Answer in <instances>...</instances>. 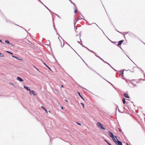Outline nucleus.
<instances>
[{
    "instance_id": "a19ab883",
    "label": "nucleus",
    "mask_w": 145,
    "mask_h": 145,
    "mask_svg": "<svg viewBox=\"0 0 145 145\" xmlns=\"http://www.w3.org/2000/svg\"><path fill=\"white\" fill-rule=\"evenodd\" d=\"M63 107L62 106L61 107V109H63Z\"/></svg>"
},
{
    "instance_id": "f03ea898",
    "label": "nucleus",
    "mask_w": 145,
    "mask_h": 145,
    "mask_svg": "<svg viewBox=\"0 0 145 145\" xmlns=\"http://www.w3.org/2000/svg\"><path fill=\"white\" fill-rule=\"evenodd\" d=\"M116 140V139H114L113 141L116 145H122V143L120 141L118 140H117L118 141H117Z\"/></svg>"
},
{
    "instance_id": "473e14b6",
    "label": "nucleus",
    "mask_w": 145,
    "mask_h": 145,
    "mask_svg": "<svg viewBox=\"0 0 145 145\" xmlns=\"http://www.w3.org/2000/svg\"><path fill=\"white\" fill-rule=\"evenodd\" d=\"M87 49H88V50L90 51V50H89V49H88V48H87Z\"/></svg>"
},
{
    "instance_id": "79ce46f5",
    "label": "nucleus",
    "mask_w": 145,
    "mask_h": 145,
    "mask_svg": "<svg viewBox=\"0 0 145 145\" xmlns=\"http://www.w3.org/2000/svg\"><path fill=\"white\" fill-rule=\"evenodd\" d=\"M78 42V43H79V44H80V42H79V41H78V42Z\"/></svg>"
},
{
    "instance_id": "603ef678",
    "label": "nucleus",
    "mask_w": 145,
    "mask_h": 145,
    "mask_svg": "<svg viewBox=\"0 0 145 145\" xmlns=\"http://www.w3.org/2000/svg\"><path fill=\"white\" fill-rule=\"evenodd\" d=\"M67 102V100H65Z\"/></svg>"
},
{
    "instance_id": "412c9836",
    "label": "nucleus",
    "mask_w": 145,
    "mask_h": 145,
    "mask_svg": "<svg viewBox=\"0 0 145 145\" xmlns=\"http://www.w3.org/2000/svg\"><path fill=\"white\" fill-rule=\"evenodd\" d=\"M4 56V55L3 54H1L0 53V57H3Z\"/></svg>"
},
{
    "instance_id": "de8ad7c7",
    "label": "nucleus",
    "mask_w": 145,
    "mask_h": 145,
    "mask_svg": "<svg viewBox=\"0 0 145 145\" xmlns=\"http://www.w3.org/2000/svg\"><path fill=\"white\" fill-rule=\"evenodd\" d=\"M117 31H118V32H119L120 33H121V32H120L118 31H117Z\"/></svg>"
},
{
    "instance_id": "e2e57ef3",
    "label": "nucleus",
    "mask_w": 145,
    "mask_h": 145,
    "mask_svg": "<svg viewBox=\"0 0 145 145\" xmlns=\"http://www.w3.org/2000/svg\"><path fill=\"white\" fill-rule=\"evenodd\" d=\"M79 18H81V17H79Z\"/></svg>"
},
{
    "instance_id": "864d4df0",
    "label": "nucleus",
    "mask_w": 145,
    "mask_h": 145,
    "mask_svg": "<svg viewBox=\"0 0 145 145\" xmlns=\"http://www.w3.org/2000/svg\"><path fill=\"white\" fill-rule=\"evenodd\" d=\"M57 16H58V17H59V16H58V15H57Z\"/></svg>"
},
{
    "instance_id": "ddd939ff",
    "label": "nucleus",
    "mask_w": 145,
    "mask_h": 145,
    "mask_svg": "<svg viewBox=\"0 0 145 145\" xmlns=\"http://www.w3.org/2000/svg\"><path fill=\"white\" fill-rule=\"evenodd\" d=\"M77 93L79 95L80 97L82 99H83V100H84V99L83 98V97L81 95V94H80V92H77Z\"/></svg>"
},
{
    "instance_id": "a878e982",
    "label": "nucleus",
    "mask_w": 145,
    "mask_h": 145,
    "mask_svg": "<svg viewBox=\"0 0 145 145\" xmlns=\"http://www.w3.org/2000/svg\"><path fill=\"white\" fill-rule=\"evenodd\" d=\"M33 66L35 69H36L38 71H39V70L35 66Z\"/></svg>"
},
{
    "instance_id": "bb28decb",
    "label": "nucleus",
    "mask_w": 145,
    "mask_h": 145,
    "mask_svg": "<svg viewBox=\"0 0 145 145\" xmlns=\"http://www.w3.org/2000/svg\"><path fill=\"white\" fill-rule=\"evenodd\" d=\"M66 44H68V45L69 46H70V47H71L72 49V47H71L70 46V45H69V44H68L67 43V42H66Z\"/></svg>"
},
{
    "instance_id": "09e8293b",
    "label": "nucleus",
    "mask_w": 145,
    "mask_h": 145,
    "mask_svg": "<svg viewBox=\"0 0 145 145\" xmlns=\"http://www.w3.org/2000/svg\"><path fill=\"white\" fill-rule=\"evenodd\" d=\"M84 47H85V48H87V47H86V46H85Z\"/></svg>"
},
{
    "instance_id": "4c0bfd02",
    "label": "nucleus",
    "mask_w": 145,
    "mask_h": 145,
    "mask_svg": "<svg viewBox=\"0 0 145 145\" xmlns=\"http://www.w3.org/2000/svg\"><path fill=\"white\" fill-rule=\"evenodd\" d=\"M107 63V64H108L109 65H110V64H109L107 62V63Z\"/></svg>"
},
{
    "instance_id": "6e6552de",
    "label": "nucleus",
    "mask_w": 145,
    "mask_h": 145,
    "mask_svg": "<svg viewBox=\"0 0 145 145\" xmlns=\"http://www.w3.org/2000/svg\"><path fill=\"white\" fill-rule=\"evenodd\" d=\"M120 75L123 76V70H121L120 71Z\"/></svg>"
},
{
    "instance_id": "f704fd0d",
    "label": "nucleus",
    "mask_w": 145,
    "mask_h": 145,
    "mask_svg": "<svg viewBox=\"0 0 145 145\" xmlns=\"http://www.w3.org/2000/svg\"><path fill=\"white\" fill-rule=\"evenodd\" d=\"M61 88H63V85H61Z\"/></svg>"
},
{
    "instance_id": "4d7b16f0",
    "label": "nucleus",
    "mask_w": 145,
    "mask_h": 145,
    "mask_svg": "<svg viewBox=\"0 0 145 145\" xmlns=\"http://www.w3.org/2000/svg\"><path fill=\"white\" fill-rule=\"evenodd\" d=\"M61 47H62V46H61Z\"/></svg>"
},
{
    "instance_id": "393cba45",
    "label": "nucleus",
    "mask_w": 145,
    "mask_h": 145,
    "mask_svg": "<svg viewBox=\"0 0 145 145\" xmlns=\"http://www.w3.org/2000/svg\"><path fill=\"white\" fill-rule=\"evenodd\" d=\"M105 141H106V142H107V143L109 145H112L110 144L107 141L105 140Z\"/></svg>"
},
{
    "instance_id": "c9c22d12",
    "label": "nucleus",
    "mask_w": 145,
    "mask_h": 145,
    "mask_svg": "<svg viewBox=\"0 0 145 145\" xmlns=\"http://www.w3.org/2000/svg\"><path fill=\"white\" fill-rule=\"evenodd\" d=\"M123 33L125 34H127V32H124Z\"/></svg>"
},
{
    "instance_id": "0eeeda50",
    "label": "nucleus",
    "mask_w": 145,
    "mask_h": 145,
    "mask_svg": "<svg viewBox=\"0 0 145 145\" xmlns=\"http://www.w3.org/2000/svg\"><path fill=\"white\" fill-rule=\"evenodd\" d=\"M24 88L26 89L27 90L29 91H30V89L29 87H27L25 86H24Z\"/></svg>"
},
{
    "instance_id": "c85d7f7f",
    "label": "nucleus",
    "mask_w": 145,
    "mask_h": 145,
    "mask_svg": "<svg viewBox=\"0 0 145 145\" xmlns=\"http://www.w3.org/2000/svg\"><path fill=\"white\" fill-rule=\"evenodd\" d=\"M54 29L55 30H56V31H57L56 29V28L55 27V25H54Z\"/></svg>"
},
{
    "instance_id": "e433bc0d",
    "label": "nucleus",
    "mask_w": 145,
    "mask_h": 145,
    "mask_svg": "<svg viewBox=\"0 0 145 145\" xmlns=\"http://www.w3.org/2000/svg\"><path fill=\"white\" fill-rule=\"evenodd\" d=\"M0 42H1L3 43V42H2V40H1L0 39Z\"/></svg>"
},
{
    "instance_id": "13d9d810",
    "label": "nucleus",
    "mask_w": 145,
    "mask_h": 145,
    "mask_svg": "<svg viewBox=\"0 0 145 145\" xmlns=\"http://www.w3.org/2000/svg\"><path fill=\"white\" fill-rule=\"evenodd\" d=\"M86 65H87V66H88V65H87V63H86Z\"/></svg>"
},
{
    "instance_id": "c03bdc74",
    "label": "nucleus",
    "mask_w": 145,
    "mask_h": 145,
    "mask_svg": "<svg viewBox=\"0 0 145 145\" xmlns=\"http://www.w3.org/2000/svg\"><path fill=\"white\" fill-rule=\"evenodd\" d=\"M97 74H98L99 75H100V76L101 77H102V76H101V75H99V74L98 73H97Z\"/></svg>"
},
{
    "instance_id": "2f4dec72",
    "label": "nucleus",
    "mask_w": 145,
    "mask_h": 145,
    "mask_svg": "<svg viewBox=\"0 0 145 145\" xmlns=\"http://www.w3.org/2000/svg\"><path fill=\"white\" fill-rule=\"evenodd\" d=\"M103 129H105V127H101Z\"/></svg>"
},
{
    "instance_id": "f8f14e48",
    "label": "nucleus",
    "mask_w": 145,
    "mask_h": 145,
    "mask_svg": "<svg viewBox=\"0 0 145 145\" xmlns=\"http://www.w3.org/2000/svg\"><path fill=\"white\" fill-rule=\"evenodd\" d=\"M43 63L51 71L50 67H49L45 63Z\"/></svg>"
},
{
    "instance_id": "3c124183",
    "label": "nucleus",
    "mask_w": 145,
    "mask_h": 145,
    "mask_svg": "<svg viewBox=\"0 0 145 145\" xmlns=\"http://www.w3.org/2000/svg\"><path fill=\"white\" fill-rule=\"evenodd\" d=\"M110 66L111 67V68H112V66H111L110 65Z\"/></svg>"
},
{
    "instance_id": "bf43d9fd",
    "label": "nucleus",
    "mask_w": 145,
    "mask_h": 145,
    "mask_svg": "<svg viewBox=\"0 0 145 145\" xmlns=\"http://www.w3.org/2000/svg\"><path fill=\"white\" fill-rule=\"evenodd\" d=\"M86 65H87V66H88V65H87V63H86Z\"/></svg>"
},
{
    "instance_id": "dca6fc26",
    "label": "nucleus",
    "mask_w": 145,
    "mask_h": 145,
    "mask_svg": "<svg viewBox=\"0 0 145 145\" xmlns=\"http://www.w3.org/2000/svg\"><path fill=\"white\" fill-rule=\"evenodd\" d=\"M49 11V12H50V13L52 12V11H51V10L49 9L47 7H46V6L43 5Z\"/></svg>"
},
{
    "instance_id": "cd10ccee",
    "label": "nucleus",
    "mask_w": 145,
    "mask_h": 145,
    "mask_svg": "<svg viewBox=\"0 0 145 145\" xmlns=\"http://www.w3.org/2000/svg\"><path fill=\"white\" fill-rule=\"evenodd\" d=\"M93 54L95 55V56L97 57V56H97V55L96 53L94 52V53H93Z\"/></svg>"
},
{
    "instance_id": "c756f323",
    "label": "nucleus",
    "mask_w": 145,
    "mask_h": 145,
    "mask_svg": "<svg viewBox=\"0 0 145 145\" xmlns=\"http://www.w3.org/2000/svg\"><path fill=\"white\" fill-rule=\"evenodd\" d=\"M90 52H91L93 53H94V51H92V50H90Z\"/></svg>"
},
{
    "instance_id": "7c9ffc66",
    "label": "nucleus",
    "mask_w": 145,
    "mask_h": 145,
    "mask_svg": "<svg viewBox=\"0 0 145 145\" xmlns=\"http://www.w3.org/2000/svg\"><path fill=\"white\" fill-rule=\"evenodd\" d=\"M119 131H121V128H119Z\"/></svg>"
},
{
    "instance_id": "680f3d73",
    "label": "nucleus",
    "mask_w": 145,
    "mask_h": 145,
    "mask_svg": "<svg viewBox=\"0 0 145 145\" xmlns=\"http://www.w3.org/2000/svg\"><path fill=\"white\" fill-rule=\"evenodd\" d=\"M112 68L113 69H114L113 67H112Z\"/></svg>"
},
{
    "instance_id": "6ab92c4d",
    "label": "nucleus",
    "mask_w": 145,
    "mask_h": 145,
    "mask_svg": "<svg viewBox=\"0 0 145 145\" xmlns=\"http://www.w3.org/2000/svg\"><path fill=\"white\" fill-rule=\"evenodd\" d=\"M12 57H14V58L16 59H18V57L16 56H12Z\"/></svg>"
},
{
    "instance_id": "b1692460",
    "label": "nucleus",
    "mask_w": 145,
    "mask_h": 145,
    "mask_svg": "<svg viewBox=\"0 0 145 145\" xmlns=\"http://www.w3.org/2000/svg\"><path fill=\"white\" fill-rule=\"evenodd\" d=\"M75 123H76L79 125H81V124L78 122H75Z\"/></svg>"
},
{
    "instance_id": "0e129e2a",
    "label": "nucleus",
    "mask_w": 145,
    "mask_h": 145,
    "mask_svg": "<svg viewBox=\"0 0 145 145\" xmlns=\"http://www.w3.org/2000/svg\"><path fill=\"white\" fill-rule=\"evenodd\" d=\"M69 1H70V0H69Z\"/></svg>"
},
{
    "instance_id": "5701e85b",
    "label": "nucleus",
    "mask_w": 145,
    "mask_h": 145,
    "mask_svg": "<svg viewBox=\"0 0 145 145\" xmlns=\"http://www.w3.org/2000/svg\"><path fill=\"white\" fill-rule=\"evenodd\" d=\"M76 8V9H77ZM77 12V9H76V10H74V12L75 13H76Z\"/></svg>"
},
{
    "instance_id": "052dcab7",
    "label": "nucleus",
    "mask_w": 145,
    "mask_h": 145,
    "mask_svg": "<svg viewBox=\"0 0 145 145\" xmlns=\"http://www.w3.org/2000/svg\"><path fill=\"white\" fill-rule=\"evenodd\" d=\"M11 44V45H12V44Z\"/></svg>"
},
{
    "instance_id": "1a4fd4ad",
    "label": "nucleus",
    "mask_w": 145,
    "mask_h": 145,
    "mask_svg": "<svg viewBox=\"0 0 145 145\" xmlns=\"http://www.w3.org/2000/svg\"><path fill=\"white\" fill-rule=\"evenodd\" d=\"M124 96L125 97L127 98H129V95L128 94H124Z\"/></svg>"
},
{
    "instance_id": "9b49d317",
    "label": "nucleus",
    "mask_w": 145,
    "mask_h": 145,
    "mask_svg": "<svg viewBox=\"0 0 145 145\" xmlns=\"http://www.w3.org/2000/svg\"><path fill=\"white\" fill-rule=\"evenodd\" d=\"M97 57H99L100 59L102 61H103L105 63H107V62H106L105 61H104L102 58H101L100 56H97Z\"/></svg>"
},
{
    "instance_id": "9d476101",
    "label": "nucleus",
    "mask_w": 145,
    "mask_h": 145,
    "mask_svg": "<svg viewBox=\"0 0 145 145\" xmlns=\"http://www.w3.org/2000/svg\"><path fill=\"white\" fill-rule=\"evenodd\" d=\"M82 19V18H80L79 17H78V18L77 19L76 21V22H75V20L74 21V25H75L76 22L77 21L79 20H80V19Z\"/></svg>"
},
{
    "instance_id": "20e7f679",
    "label": "nucleus",
    "mask_w": 145,
    "mask_h": 145,
    "mask_svg": "<svg viewBox=\"0 0 145 145\" xmlns=\"http://www.w3.org/2000/svg\"><path fill=\"white\" fill-rule=\"evenodd\" d=\"M97 125L98 127H103V125L99 122H97Z\"/></svg>"
},
{
    "instance_id": "37998d69",
    "label": "nucleus",
    "mask_w": 145,
    "mask_h": 145,
    "mask_svg": "<svg viewBox=\"0 0 145 145\" xmlns=\"http://www.w3.org/2000/svg\"><path fill=\"white\" fill-rule=\"evenodd\" d=\"M82 46L83 47H85V46H84L83 45H82Z\"/></svg>"
},
{
    "instance_id": "423d86ee",
    "label": "nucleus",
    "mask_w": 145,
    "mask_h": 145,
    "mask_svg": "<svg viewBox=\"0 0 145 145\" xmlns=\"http://www.w3.org/2000/svg\"><path fill=\"white\" fill-rule=\"evenodd\" d=\"M17 79L20 82H22L23 81V80L19 77H18L17 78Z\"/></svg>"
},
{
    "instance_id": "a211bd4d",
    "label": "nucleus",
    "mask_w": 145,
    "mask_h": 145,
    "mask_svg": "<svg viewBox=\"0 0 145 145\" xmlns=\"http://www.w3.org/2000/svg\"><path fill=\"white\" fill-rule=\"evenodd\" d=\"M69 1L71 2V3L72 4H73L75 8H76V5H75V4H74V3H73V2H72L71 1H70V0Z\"/></svg>"
},
{
    "instance_id": "5fc2aeb1",
    "label": "nucleus",
    "mask_w": 145,
    "mask_h": 145,
    "mask_svg": "<svg viewBox=\"0 0 145 145\" xmlns=\"http://www.w3.org/2000/svg\"><path fill=\"white\" fill-rule=\"evenodd\" d=\"M57 16H58V17H59V16H58V15H57Z\"/></svg>"
},
{
    "instance_id": "7ed1b4c3",
    "label": "nucleus",
    "mask_w": 145,
    "mask_h": 145,
    "mask_svg": "<svg viewBox=\"0 0 145 145\" xmlns=\"http://www.w3.org/2000/svg\"><path fill=\"white\" fill-rule=\"evenodd\" d=\"M124 41V40H121L119 41L118 42V44L117 46H119Z\"/></svg>"
},
{
    "instance_id": "6e6d98bb",
    "label": "nucleus",
    "mask_w": 145,
    "mask_h": 145,
    "mask_svg": "<svg viewBox=\"0 0 145 145\" xmlns=\"http://www.w3.org/2000/svg\"><path fill=\"white\" fill-rule=\"evenodd\" d=\"M57 16H58V17H59V16H58V15H57Z\"/></svg>"
},
{
    "instance_id": "a18cd8bd",
    "label": "nucleus",
    "mask_w": 145,
    "mask_h": 145,
    "mask_svg": "<svg viewBox=\"0 0 145 145\" xmlns=\"http://www.w3.org/2000/svg\"><path fill=\"white\" fill-rule=\"evenodd\" d=\"M108 82L109 83H110V84H111L112 85V84L111 83H110V82Z\"/></svg>"
},
{
    "instance_id": "8fccbe9b",
    "label": "nucleus",
    "mask_w": 145,
    "mask_h": 145,
    "mask_svg": "<svg viewBox=\"0 0 145 145\" xmlns=\"http://www.w3.org/2000/svg\"><path fill=\"white\" fill-rule=\"evenodd\" d=\"M110 66L111 67V68H112V66H111L110 65Z\"/></svg>"
},
{
    "instance_id": "49530a36",
    "label": "nucleus",
    "mask_w": 145,
    "mask_h": 145,
    "mask_svg": "<svg viewBox=\"0 0 145 145\" xmlns=\"http://www.w3.org/2000/svg\"><path fill=\"white\" fill-rule=\"evenodd\" d=\"M114 69V70L115 71H116L115 69Z\"/></svg>"
},
{
    "instance_id": "2eb2a0df",
    "label": "nucleus",
    "mask_w": 145,
    "mask_h": 145,
    "mask_svg": "<svg viewBox=\"0 0 145 145\" xmlns=\"http://www.w3.org/2000/svg\"><path fill=\"white\" fill-rule=\"evenodd\" d=\"M122 101L123 104H125V99L124 98L122 99Z\"/></svg>"
},
{
    "instance_id": "4468645a",
    "label": "nucleus",
    "mask_w": 145,
    "mask_h": 145,
    "mask_svg": "<svg viewBox=\"0 0 145 145\" xmlns=\"http://www.w3.org/2000/svg\"><path fill=\"white\" fill-rule=\"evenodd\" d=\"M41 107L46 112V113H48V111H47V110L46 109L44 108L43 106H41Z\"/></svg>"
},
{
    "instance_id": "39448f33",
    "label": "nucleus",
    "mask_w": 145,
    "mask_h": 145,
    "mask_svg": "<svg viewBox=\"0 0 145 145\" xmlns=\"http://www.w3.org/2000/svg\"><path fill=\"white\" fill-rule=\"evenodd\" d=\"M29 92H30V94H32L34 95H35V96L36 95L35 93V92L34 91H33V90L31 91V90H30V91H29Z\"/></svg>"
},
{
    "instance_id": "aec40b11",
    "label": "nucleus",
    "mask_w": 145,
    "mask_h": 145,
    "mask_svg": "<svg viewBox=\"0 0 145 145\" xmlns=\"http://www.w3.org/2000/svg\"><path fill=\"white\" fill-rule=\"evenodd\" d=\"M6 52L7 53H9V54H12V53L8 51H6Z\"/></svg>"
},
{
    "instance_id": "72a5a7b5",
    "label": "nucleus",
    "mask_w": 145,
    "mask_h": 145,
    "mask_svg": "<svg viewBox=\"0 0 145 145\" xmlns=\"http://www.w3.org/2000/svg\"><path fill=\"white\" fill-rule=\"evenodd\" d=\"M95 24L98 27H99V26L95 23H93L92 24Z\"/></svg>"
},
{
    "instance_id": "ea45409f",
    "label": "nucleus",
    "mask_w": 145,
    "mask_h": 145,
    "mask_svg": "<svg viewBox=\"0 0 145 145\" xmlns=\"http://www.w3.org/2000/svg\"><path fill=\"white\" fill-rule=\"evenodd\" d=\"M80 44L81 45H82V46L83 45V44H82V43H80Z\"/></svg>"
},
{
    "instance_id": "4be33fe9",
    "label": "nucleus",
    "mask_w": 145,
    "mask_h": 145,
    "mask_svg": "<svg viewBox=\"0 0 145 145\" xmlns=\"http://www.w3.org/2000/svg\"><path fill=\"white\" fill-rule=\"evenodd\" d=\"M81 104L82 105V106H83V108H84V105L83 103H81Z\"/></svg>"
},
{
    "instance_id": "f257e3e1",
    "label": "nucleus",
    "mask_w": 145,
    "mask_h": 145,
    "mask_svg": "<svg viewBox=\"0 0 145 145\" xmlns=\"http://www.w3.org/2000/svg\"><path fill=\"white\" fill-rule=\"evenodd\" d=\"M108 133L109 135L112 138L113 141L114 140V139H116L117 140H118L117 137L116 136H114L112 132L110 131H108Z\"/></svg>"
},
{
    "instance_id": "f3484780",
    "label": "nucleus",
    "mask_w": 145,
    "mask_h": 145,
    "mask_svg": "<svg viewBox=\"0 0 145 145\" xmlns=\"http://www.w3.org/2000/svg\"><path fill=\"white\" fill-rule=\"evenodd\" d=\"M5 42L8 44H10L8 40H5Z\"/></svg>"
},
{
    "instance_id": "58836bf2",
    "label": "nucleus",
    "mask_w": 145,
    "mask_h": 145,
    "mask_svg": "<svg viewBox=\"0 0 145 145\" xmlns=\"http://www.w3.org/2000/svg\"><path fill=\"white\" fill-rule=\"evenodd\" d=\"M72 50H74L76 53V54H77V53H76V51H75V50H74L73 48H72Z\"/></svg>"
}]
</instances>
